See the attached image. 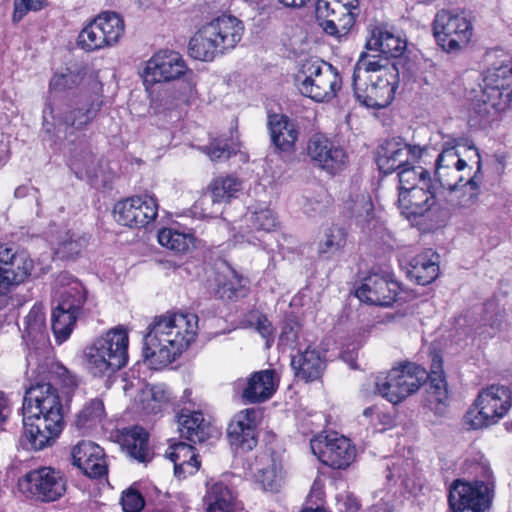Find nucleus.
I'll list each match as a JSON object with an SVG mask.
<instances>
[{
	"label": "nucleus",
	"mask_w": 512,
	"mask_h": 512,
	"mask_svg": "<svg viewBox=\"0 0 512 512\" xmlns=\"http://www.w3.org/2000/svg\"><path fill=\"white\" fill-rule=\"evenodd\" d=\"M50 92L66 93L65 102L54 107L47 105L43 110L45 133L64 139L70 145L78 144L81 152L71 150V167L78 178L95 172V156L89 149L84 130L100 112L103 100L101 85L92 76L86 77L83 70L66 69L55 73L49 82Z\"/></svg>",
	"instance_id": "f257e3e1"
},
{
	"label": "nucleus",
	"mask_w": 512,
	"mask_h": 512,
	"mask_svg": "<svg viewBox=\"0 0 512 512\" xmlns=\"http://www.w3.org/2000/svg\"><path fill=\"white\" fill-rule=\"evenodd\" d=\"M21 443L33 450L52 445L64 427L63 405L50 383H37L27 389L23 401Z\"/></svg>",
	"instance_id": "f03ea898"
},
{
	"label": "nucleus",
	"mask_w": 512,
	"mask_h": 512,
	"mask_svg": "<svg viewBox=\"0 0 512 512\" xmlns=\"http://www.w3.org/2000/svg\"><path fill=\"white\" fill-rule=\"evenodd\" d=\"M197 330L195 314L166 313L156 317L144 337V362L155 370L166 367L195 340Z\"/></svg>",
	"instance_id": "7ed1b4c3"
},
{
	"label": "nucleus",
	"mask_w": 512,
	"mask_h": 512,
	"mask_svg": "<svg viewBox=\"0 0 512 512\" xmlns=\"http://www.w3.org/2000/svg\"><path fill=\"white\" fill-rule=\"evenodd\" d=\"M426 382L428 405L433 408L434 405L444 404L448 391L440 360L433 359L430 374L416 363H403L392 368L386 376L375 377L374 385L377 393L397 404L418 391Z\"/></svg>",
	"instance_id": "20e7f679"
},
{
	"label": "nucleus",
	"mask_w": 512,
	"mask_h": 512,
	"mask_svg": "<svg viewBox=\"0 0 512 512\" xmlns=\"http://www.w3.org/2000/svg\"><path fill=\"white\" fill-rule=\"evenodd\" d=\"M512 101V61L507 60L488 68L480 84V92L473 100L469 125L486 128Z\"/></svg>",
	"instance_id": "39448f33"
},
{
	"label": "nucleus",
	"mask_w": 512,
	"mask_h": 512,
	"mask_svg": "<svg viewBox=\"0 0 512 512\" xmlns=\"http://www.w3.org/2000/svg\"><path fill=\"white\" fill-rule=\"evenodd\" d=\"M244 34L243 22L223 14L203 25L189 42V53L196 60L210 62L234 49Z\"/></svg>",
	"instance_id": "423d86ee"
},
{
	"label": "nucleus",
	"mask_w": 512,
	"mask_h": 512,
	"mask_svg": "<svg viewBox=\"0 0 512 512\" xmlns=\"http://www.w3.org/2000/svg\"><path fill=\"white\" fill-rule=\"evenodd\" d=\"M59 303L52 311L51 329L56 341L62 343L70 336L79 312L86 301L82 283L68 272L56 278Z\"/></svg>",
	"instance_id": "0eeeda50"
},
{
	"label": "nucleus",
	"mask_w": 512,
	"mask_h": 512,
	"mask_svg": "<svg viewBox=\"0 0 512 512\" xmlns=\"http://www.w3.org/2000/svg\"><path fill=\"white\" fill-rule=\"evenodd\" d=\"M128 334L123 328H114L97 338L86 348L87 368L97 377L110 376L128 361Z\"/></svg>",
	"instance_id": "6e6552de"
},
{
	"label": "nucleus",
	"mask_w": 512,
	"mask_h": 512,
	"mask_svg": "<svg viewBox=\"0 0 512 512\" xmlns=\"http://www.w3.org/2000/svg\"><path fill=\"white\" fill-rule=\"evenodd\" d=\"M295 82L303 96L316 102H328L337 95L342 79L331 64L305 60L295 77Z\"/></svg>",
	"instance_id": "1a4fd4ad"
},
{
	"label": "nucleus",
	"mask_w": 512,
	"mask_h": 512,
	"mask_svg": "<svg viewBox=\"0 0 512 512\" xmlns=\"http://www.w3.org/2000/svg\"><path fill=\"white\" fill-rule=\"evenodd\" d=\"M511 405L512 390L509 387L493 384L483 388L465 414V424L471 429L488 427L506 415Z\"/></svg>",
	"instance_id": "9d476101"
},
{
	"label": "nucleus",
	"mask_w": 512,
	"mask_h": 512,
	"mask_svg": "<svg viewBox=\"0 0 512 512\" xmlns=\"http://www.w3.org/2000/svg\"><path fill=\"white\" fill-rule=\"evenodd\" d=\"M18 487L26 498L50 503L59 500L66 493L67 480L61 471L42 466L22 476Z\"/></svg>",
	"instance_id": "9b49d317"
},
{
	"label": "nucleus",
	"mask_w": 512,
	"mask_h": 512,
	"mask_svg": "<svg viewBox=\"0 0 512 512\" xmlns=\"http://www.w3.org/2000/svg\"><path fill=\"white\" fill-rule=\"evenodd\" d=\"M482 480L464 482L456 480L450 487L448 502L453 512H484L490 506V483L488 482L491 470L486 465H478Z\"/></svg>",
	"instance_id": "f8f14e48"
},
{
	"label": "nucleus",
	"mask_w": 512,
	"mask_h": 512,
	"mask_svg": "<svg viewBox=\"0 0 512 512\" xmlns=\"http://www.w3.org/2000/svg\"><path fill=\"white\" fill-rule=\"evenodd\" d=\"M472 33V23L465 16L449 10L439 11L433 21L436 42L447 53H457L464 49Z\"/></svg>",
	"instance_id": "ddd939ff"
},
{
	"label": "nucleus",
	"mask_w": 512,
	"mask_h": 512,
	"mask_svg": "<svg viewBox=\"0 0 512 512\" xmlns=\"http://www.w3.org/2000/svg\"><path fill=\"white\" fill-rule=\"evenodd\" d=\"M399 83V71L371 74L362 80H352L354 96L362 105L381 109L387 107L392 100Z\"/></svg>",
	"instance_id": "4468645a"
},
{
	"label": "nucleus",
	"mask_w": 512,
	"mask_h": 512,
	"mask_svg": "<svg viewBox=\"0 0 512 512\" xmlns=\"http://www.w3.org/2000/svg\"><path fill=\"white\" fill-rule=\"evenodd\" d=\"M398 208L407 219L422 217L429 212L443 211V196L437 184L424 181L419 187L410 190H400Z\"/></svg>",
	"instance_id": "2eb2a0df"
},
{
	"label": "nucleus",
	"mask_w": 512,
	"mask_h": 512,
	"mask_svg": "<svg viewBox=\"0 0 512 512\" xmlns=\"http://www.w3.org/2000/svg\"><path fill=\"white\" fill-rule=\"evenodd\" d=\"M34 268L26 251H17L7 244H0V295L9 293L24 282Z\"/></svg>",
	"instance_id": "dca6fc26"
},
{
	"label": "nucleus",
	"mask_w": 512,
	"mask_h": 512,
	"mask_svg": "<svg viewBox=\"0 0 512 512\" xmlns=\"http://www.w3.org/2000/svg\"><path fill=\"white\" fill-rule=\"evenodd\" d=\"M307 155L314 165L332 175L342 171L348 162L345 149L322 133L309 138Z\"/></svg>",
	"instance_id": "f3484780"
},
{
	"label": "nucleus",
	"mask_w": 512,
	"mask_h": 512,
	"mask_svg": "<svg viewBox=\"0 0 512 512\" xmlns=\"http://www.w3.org/2000/svg\"><path fill=\"white\" fill-rule=\"evenodd\" d=\"M313 454L333 469H346L355 459V449L350 441L341 436L319 435L310 441Z\"/></svg>",
	"instance_id": "a211bd4d"
},
{
	"label": "nucleus",
	"mask_w": 512,
	"mask_h": 512,
	"mask_svg": "<svg viewBox=\"0 0 512 512\" xmlns=\"http://www.w3.org/2000/svg\"><path fill=\"white\" fill-rule=\"evenodd\" d=\"M158 215L157 200L150 195L132 196L114 207L115 220L130 228L144 227Z\"/></svg>",
	"instance_id": "6ab92c4d"
},
{
	"label": "nucleus",
	"mask_w": 512,
	"mask_h": 512,
	"mask_svg": "<svg viewBox=\"0 0 512 512\" xmlns=\"http://www.w3.org/2000/svg\"><path fill=\"white\" fill-rule=\"evenodd\" d=\"M187 66L176 51L164 50L156 53L148 62L143 73V82L148 85L169 82L185 75Z\"/></svg>",
	"instance_id": "aec40b11"
},
{
	"label": "nucleus",
	"mask_w": 512,
	"mask_h": 512,
	"mask_svg": "<svg viewBox=\"0 0 512 512\" xmlns=\"http://www.w3.org/2000/svg\"><path fill=\"white\" fill-rule=\"evenodd\" d=\"M399 291L400 285L391 275L373 273L364 278L355 295L362 302L388 307L397 300Z\"/></svg>",
	"instance_id": "412c9836"
},
{
	"label": "nucleus",
	"mask_w": 512,
	"mask_h": 512,
	"mask_svg": "<svg viewBox=\"0 0 512 512\" xmlns=\"http://www.w3.org/2000/svg\"><path fill=\"white\" fill-rule=\"evenodd\" d=\"M315 13L323 30L331 36L340 38L353 27L359 14V5L316 3Z\"/></svg>",
	"instance_id": "4be33fe9"
},
{
	"label": "nucleus",
	"mask_w": 512,
	"mask_h": 512,
	"mask_svg": "<svg viewBox=\"0 0 512 512\" xmlns=\"http://www.w3.org/2000/svg\"><path fill=\"white\" fill-rule=\"evenodd\" d=\"M260 411L256 408L244 409L233 417L227 428L230 445L236 452H247L256 447L257 418Z\"/></svg>",
	"instance_id": "5701e85b"
},
{
	"label": "nucleus",
	"mask_w": 512,
	"mask_h": 512,
	"mask_svg": "<svg viewBox=\"0 0 512 512\" xmlns=\"http://www.w3.org/2000/svg\"><path fill=\"white\" fill-rule=\"evenodd\" d=\"M72 463L90 478L107 474L108 466L103 448L92 441H80L71 452Z\"/></svg>",
	"instance_id": "b1692460"
},
{
	"label": "nucleus",
	"mask_w": 512,
	"mask_h": 512,
	"mask_svg": "<svg viewBox=\"0 0 512 512\" xmlns=\"http://www.w3.org/2000/svg\"><path fill=\"white\" fill-rule=\"evenodd\" d=\"M473 149L475 157L477 158V172L474 176L462 185H459L448 191L443 197V211H452L456 209H471L479 202L480 187L477 181V175L481 169V157L479 151L475 147Z\"/></svg>",
	"instance_id": "393cba45"
},
{
	"label": "nucleus",
	"mask_w": 512,
	"mask_h": 512,
	"mask_svg": "<svg viewBox=\"0 0 512 512\" xmlns=\"http://www.w3.org/2000/svg\"><path fill=\"white\" fill-rule=\"evenodd\" d=\"M267 126L271 142L279 152L293 153L299 137L297 124L284 114H270Z\"/></svg>",
	"instance_id": "a878e982"
},
{
	"label": "nucleus",
	"mask_w": 512,
	"mask_h": 512,
	"mask_svg": "<svg viewBox=\"0 0 512 512\" xmlns=\"http://www.w3.org/2000/svg\"><path fill=\"white\" fill-rule=\"evenodd\" d=\"M291 366L297 378L309 382L322 376L326 362L320 351L307 347L304 351H299L292 356Z\"/></svg>",
	"instance_id": "bb28decb"
},
{
	"label": "nucleus",
	"mask_w": 512,
	"mask_h": 512,
	"mask_svg": "<svg viewBox=\"0 0 512 512\" xmlns=\"http://www.w3.org/2000/svg\"><path fill=\"white\" fill-rule=\"evenodd\" d=\"M366 49L378 52L390 60L401 56L406 49V41L384 27L377 26L371 29L366 41Z\"/></svg>",
	"instance_id": "cd10ccee"
},
{
	"label": "nucleus",
	"mask_w": 512,
	"mask_h": 512,
	"mask_svg": "<svg viewBox=\"0 0 512 512\" xmlns=\"http://www.w3.org/2000/svg\"><path fill=\"white\" fill-rule=\"evenodd\" d=\"M277 382L275 370L267 369L255 372L249 378L242 397L250 403L264 402L276 391Z\"/></svg>",
	"instance_id": "c85d7f7f"
},
{
	"label": "nucleus",
	"mask_w": 512,
	"mask_h": 512,
	"mask_svg": "<svg viewBox=\"0 0 512 512\" xmlns=\"http://www.w3.org/2000/svg\"><path fill=\"white\" fill-rule=\"evenodd\" d=\"M120 444L128 456L139 463H147L152 460L153 453L149 446V435L142 427L134 426L123 431Z\"/></svg>",
	"instance_id": "c756f323"
},
{
	"label": "nucleus",
	"mask_w": 512,
	"mask_h": 512,
	"mask_svg": "<svg viewBox=\"0 0 512 512\" xmlns=\"http://www.w3.org/2000/svg\"><path fill=\"white\" fill-rule=\"evenodd\" d=\"M438 259V254L431 249L419 253L409 263L408 276L419 285L432 283L439 274Z\"/></svg>",
	"instance_id": "7c9ffc66"
},
{
	"label": "nucleus",
	"mask_w": 512,
	"mask_h": 512,
	"mask_svg": "<svg viewBox=\"0 0 512 512\" xmlns=\"http://www.w3.org/2000/svg\"><path fill=\"white\" fill-rule=\"evenodd\" d=\"M178 429L182 437L192 443H203L210 435V425L198 411L182 410L178 417Z\"/></svg>",
	"instance_id": "2f4dec72"
},
{
	"label": "nucleus",
	"mask_w": 512,
	"mask_h": 512,
	"mask_svg": "<svg viewBox=\"0 0 512 512\" xmlns=\"http://www.w3.org/2000/svg\"><path fill=\"white\" fill-rule=\"evenodd\" d=\"M166 456L173 462L174 474L178 478L193 475L200 467L197 454L191 444L176 443L169 447Z\"/></svg>",
	"instance_id": "473e14b6"
},
{
	"label": "nucleus",
	"mask_w": 512,
	"mask_h": 512,
	"mask_svg": "<svg viewBox=\"0 0 512 512\" xmlns=\"http://www.w3.org/2000/svg\"><path fill=\"white\" fill-rule=\"evenodd\" d=\"M22 337L27 344L41 345L48 340L45 312L41 304H35L24 319Z\"/></svg>",
	"instance_id": "72a5a7b5"
},
{
	"label": "nucleus",
	"mask_w": 512,
	"mask_h": 512,
	"mask_svg": "<svg viewBox=\"0 0 512 512\" xmlns=\"http://www.w3.org/2000/svg\"><path fill=\"white\" fill-rule=\"evenodd\" d=\"M408 164L410 162L408 160V152L405 149V142L401 139L387 141L378 157L379 169L385 174H390Z\"/></svg>",
	"instance_id": "f704fd0d"
},
{
	"label": "nucleus",
	"mask_w": 512,
	"mask_h": 512,
	"mask_svg": "<svg viewBox=\"0 0 512 512\" xmlns=\"http://www.w3.org/2000/svg\"><path fill=\"white\" fill-rule=\"evenodd\" d=\"M263 467L257 468L256 479L264 490L277 491L282 479V460L274 452L263 453L258 457Z\"/></svg>",
	"instance_id": "c9c22d12"
},
{
	"label": "nucleus",
	"mask_w": 512,
	"mask_h": 512,
	"mask_svg": "<svg viewBox=\"0 0 512 512\" xmlns=\"http://www.w3.org/2000/svg\"><path fill=\"white\" fill-rule=\"evenodd\" d=\"M392 69L399 71L396 63L389 60L384 55L380 53L370 55L362 52L355 64L352 80H362L364 77H369L371 74H382L383 71L390 73Z\"/></svg>",
	"instance_id": "e433bc0d"
},
{
	"label": "nucleus",
	"mask_w": 512,
	"mask_h": 512,
	"mask_svg": "<svg viewBox=\"0 0 512 512\" xmlns=\"http://www.w3.org/2000/svg\"><path fill=\"white\" fill-rule=\"evenodd\" d=\"M208 512H236L237 504L231 490L222 482L208 487L204 497Z\"/></svg>",
	"instance_id": "4c0bfd02"
},
{
	"label": "nucleus",
	"mask_w": 512,
	"mask_h": 512,
	"mask_svg": "<svg viewBox=\"0 0 512 512\" xmlns=\"http://www.w3.org/2000/svg\"><path fill=\"white\" fill-rule=\"evenodd\" d=\"M93 20L102 31L109 46L116 44L124 34V21L115 12H102Z\"/></svg>",
	"instance_id": "58836bf2"
},
{
	"label": "nucleus",
	"mask_w": 512,
	"mask_h": 512,
	"mask_svg": "<svg viewBox=\"0 0 512 512\" xmlns=\"http://www.w3.org/2000/svg\"><path fill=\"white\" fill-rule=\"evenodd\" d=\"M209 191L222 204L229 203L242 189L241 181L233 176L215 178L208 187Z\"/></svg>",
	"instance_id": "ea45409f"
},
{
	"label": "nucleus",
	"mask_w": 512,
	"mask_h": 512,
	"mask_svg": "<svg viewBox=\"0 0 512 512\" xmlns=\"http://www.w3.org/2000/svg\"><path fill=\"white\" fill-rule=\"evenodd\" d=\"M158 242L176 253H186L194 246V237L191 234L164 228L158 233Z\"/></svg>",
	"instance_id": "a19ab883"
},
{
	"label": "nucleus",
	"mask_w": 512,
	"mask_h": 512,
	"mask_svg": "<svg viewBox=\"0 0 512 512\" xmlns=\"http://www.w3.org/2000/svg\"><path fill=\"white\" fill-rule=\"evenodd\" d=\"M346 244V232L341 227H331L325 231L319 243L318 252L320 255L329 258L342 250Z\"/></svg>",
	"instance_id": "79ce46f5"
},
{
	"label": "nucleus",
	"mask_w": 512,
	"mask_h": 512,
	"mask_svg": "<svg viewBox=\"0 0 512 512\" xmlns=\"http://www.w3.org/2000/svg\"><path fill=\"white\" fill-rule=\"evenodd\" d=\"M105 409L103 401L95 398L87 402L76 418V426L87 430L95 426L104 417Z\"/></svg>",
	"instance_id": "37998d69"
},
{
	"label": "nucleus",
	"mask_w": 512,
	"mask_h": 512,
	"mask_svg": "<svg viewBox=\"0 0 512 512\" xmlns=\"http://www.w3.org/2000/svg\"><path fill=\"white\" fill-rule=\"evenodd\" d=\"M398 190H410L412 187L423 185L424 181H432L430 174L422 166H415L411 163L401 168L398 172Z\"/></svg>",
	"instance_id": "c03bdc74"
},
{
	"label": "nucleus",
	"mask_w": 512,
	"mask_h": 512,
	"mask_svg": "<svg viewBox=\"0 0 512 512\" xmlns=\"http://www.w3.org/2000/svg\"><path fill=\"white\" fill-rule=\"evenodd\" d=\"M78 45L86 51H95L109 47L102 31L98 28L94 20L86 25L78 36Z\"/></svg>",
	"instance_id": "a18cd8bd"
},
{
	"label": "nucleus",
	"mask_w": 512,
	"mask_h": 512,
	"mask_svg": "<svg viewBox=\"0 0 512 512\" xmlns=\"http://www.w3.org/2000/svg\"><path fill=\"white\" fill-rule=\"evenodd\" d=\"M86 245L87 239L84 236L67 233L64 238L59 241L55 254L60 259H75L80 255Z\"/></svg>",
	"instance_id": "49530a36"
},
{
	"label": "nucleus",
	"mask_w": 512,
	"mask_h": 512,
	"mask_svg": "<svg viewBox=\"0 0 512 512\" xmlns=\"http://www.w3.org/2000/svg\"><path fill=\"white\" fill-rule=\"evenodd\" d=\"M351 216L359 222H369L373 217V203L368 193H359L346 203Z\"/></svg>",
	"instance_id": "de8ad7c7"
},
{
	"label": "nucleus",
	"mask_w": 512,
	"mask_h": 512,
	"mask_svg": "<svg viewBox=\"0 0 512 512\" xmlns=\"http://www.w3.org/2000/svg\"><path fill=\"white\" fill-rule=\"evenodd\" d=\"M460 171L455 168L435 170V178L432 182L437 184V188L441 191L443 197L463 181V176L459 174Z\"/></svg>",
	"instance_id": "09e8293b"
},
{
	"label": "nucleus",
	"mask_w": 512,
	"mask_h": 512,
	"mask_svg": "<svg viewBox=\"0 0 512 512\" xmlns=\"http://www.w3.org/2000/svg\"><path fill=\"white\" fill-rule=\"evenodd\" d=\"M222 203L209 191L203 193L194 203V212L201 217L214 218L221 214Z\"/></svg>",
	"instance_id": "8fccbe9b"
},
{
	"label": "nucleus",
	"mask_w": 512,
	"mask_h": 512,
	"mask_svg": "<svg viewBox=\"0 0 512 512\" xmlns=\"http://www.w3.org/2000/svg\"><path fill=\"white\" fill-rule=\"evenodd\" d=\"M245 218L256 231H271L276 226V218L267 208L247 213Z\"/></svg>",
	"instance_id": "3c124183"
},
{
	"label": "nucleus",
	"mask_w": 512,
	"mask_h": 512,
	"mask_svg": "<svg viewBox=\"0 0 512 512\" xmlns=\"http://www.w3.org/2000/svg\"><path fill=\"white\" fill-rule=\"evenodd\" d=\"M466 166V161L460 157L455 147H446L437 157L435 170L453 168L463 170Z\"/></svg>",
	"instance_id": "603ef678"
},
{
	"label": "nucleus",
	"mask_w": 512,
	"mask_h": 512,
	"mask_svg": "<svg viewBox=\"0 0 512 512\" xmlns=\"http://www.w3.org/2000/svg\"><path fill=\"white\" fill-rule=\"evenodd\" d=\"M243 278L235 271H231V278L218 284L216 295L223 300H232L237 297L238 291L243 287Z\"/></svg>",
	"instance_id": "864d4df0"
},
{
	"label": "nucleus",
	"mask_w": 512,
	"mask_h": 512,
	"mask_svg": "<svg viewBox=\"0 0 512 512\" xmlns=\"http://www.w3.org/2000/svg\"><path fill=\"white\" fill-rule=\"evenodd\" d=\"M121 505L124 512H140L144 508L145 500L138 490L130 487L123 491Z\"/></svg>",
	"instance_id": "5fc2aeb1"
},
{
	"label": "nucleus",
	"mask_w": 512,
	"mask_h": 512,
	"mask_svg": "<svg viewBox=\"0 0 512 512\" xmlns=\"http://www.w3.org/2000/svg\"><path fill=\"white\" fill-rule=\"evenodd\" d=\"M204 152L212 161L228 159L232 154H235L232 146H230L226 140L219 138L213 139L210 144L204 148Z\"/></svg>",
	"instance_id": "6e6d98bb"
},
{
	"label": "nucleus",
	"mask_w": 512,
	"mask_h": 512,
	"mask_svg": "<svg viewBox=\"0 0 512 512\" xmlns=\"http://www.w3.org/2000/svg\"><path fill=\"white\" fill-rule=\"evenodd\" d=\"M46 5L45 0H14L12 21L20 22L30 11H39Z\"/></svg>",
	"instance_id": "4d7b16f0"
},
{
	"label": "nucleus",
	"mask_w": 512,
	"mask_h": 512,
	"mask_svg": "<svg viewBox=\"0 0 512 512\" xmlns=\"http://www.w3.org/2000/svg\"><path fill=\"white\" fill-rule=\"evenodd\" d=\"M56 377L59 379L63 388L69 393L77 388L79 380L76 375L70 372L66 367L58 365L55 370Z\"/></svg>",
	"instance_id": "13d9d810"
},
{
	"label": "nucleus",
	"mask_w": 512,
	"mask_h": 512,
	"mask_svg": "<svg viewBox=\"0 0 512 512\" xmlns=\"http://www.w3.org/2000/svg\"><path fill=\"white\" fill-rule=\"evenodd\" d=\"M151 401L153 402L149 412L157 414L161 411L162 406L168 402V396L161 387H153L150 391Z\"/></svg>",
	"instance_id": "bf43d9fd"
},
{
	"label": "nucleus",
	"mask_w": 512,
	"mask_h": 512,
	"mask_svg": "<svg viewBox=\"0 0 512 512\" xmlns=\"http://www.w3.org/2000/svg\"><path fill=\"white\" fill-rule=\"evenodd\" d=\"M255 329L267 340V345L269 346V342L272 340L274 328L265 315L257 316Z\"/></svg>",
	"instance_id": "052dcab7"
},
{
	"label": "nucleus",
	"mask_w": 512,
	"mask_h": 512,
	"mask_svg": "<svg viewBox=\"0 0 512 512\" xmlns=\"http://www.w3.org/2000/svg\"><path fill=\"white\" fill-rule=\"evenodd\" d=\"M296 324H286L283 327L282 333L280 335V340L285 343H294L298 338V329H296Z\"/></svg>",
	"instance_id": "680f3d73"
},
{
	"label": "nucleus",
	"mask_w": 512,
	"mask_h": 512,
	"mask_svg": "<svg viewBox=\"0 0 512 512\" xmlns=\"http://www.w3.org/2000/svg\"><path fill=\"white\" fill-rule=\"evenodd\" d=\"M10 414L8 400L5 395L0 392V425L4 423Z\"/></svg>",
	"instance_id": "e2e57ef3"
},
{
	"label": "nucleus",
	"mask_w": 512,
	"mask_h": 512,
	"mask_svg": "<svg viewBox=\"0 0 512 512\" xmlns=\"http://www.w3.org/2000/svg\"><path fill=\"white\" fill-rule=\"evenodd\" d=\"M405 149L408 152V160H417L421 157L423 149L419 145H410L405 143Z\"/></svg>",
	"instance_id": "0e129e2a"
},
{
	"label": "nucleus",
	"mask_w": 512,
	"mask_h": 512,
	"mask_svg": "<svg viewBox=\"0 0 512 512\" xmlns=\"http://www.w3.org/2000/svg\"><path fill=\"white\" fill-rule=\"evenodd\" d=\"M317 3L330 4V5H333V3H338V4H344L346 6L359 5L358 0H317Z\"/></svg>",
	"instance_id": "69168bd1"
},
{
	"label": "nucleus",
	"mask_w": 512,
	"mask_h": 512,
	"mask_svg": "<svg viewBox=\"0 0 512 512\" xmlns=\"http://www.w3.org/2000/svg\"><path fill=\"white\" fill-rule=\"evenodd\" d=\"M281 4L290 8H301L305 6V4L309 0H278Z\"/></svg>",
	"instance_id": "338daca9"
},
{
	"label": "nucleus",
	"mask_w": 512,
	"mask_h": 512,
	"mask_svg": "<svg viewBox=\"0 0 512 512\" xmlns=\"http://www.w3.org/2000/svg\"><path fill=\"white\" fill-rule=\"evenodd\" d=\"M323 496V491L320 486H318L317 482H314L313 487L311 489L310 498L316 497L317 499H321Z\"/></svg>",
	"instance_id": "774afa93"
}]
</instances>
